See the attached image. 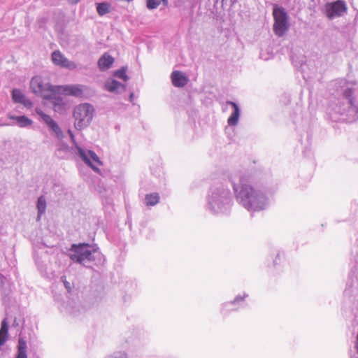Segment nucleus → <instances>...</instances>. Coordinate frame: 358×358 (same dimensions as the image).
I'll return each mask as SVG.
<instances>
[{"mask_svg": "<svg viewBox=\"0 0 358 358\" xmlns=\"http://www.w3.org/2000/svg\"><path fill=\"white\" fill-rule=\"evenodd\" d=\"M36 113L40 116L44 123L48 127L59 139L64 137L63 132L58 124L48 115L44 113L40 108H36Z\"/></svg>", "mask_w": 358, "mask_h": 358, "instance_id": "obj_10", "label": "nucleus"}, {"mask_svg": "<svg viewBox=\"0 0 358 358\" xmlns=\"http://www.w3.org/2000/svg\"><path fill=\"white\" fill-rule=\"evenodd\" d=\"M27 345L26 341L20 338L18 340L17 353L16 358H27Z\"/></svg>", "mask_w": 358, "mask_h": 358, "instance_id": "obj_18", "label": "nucleus"}, {"mask_svg": "<svg viewBox=\"0 0 358 358\" xmlns=\"http://www.w3.org/2000/svg\"><path fill=\"white\" fill-rule=\"evenodd\" d=\"M105 358H128V356L125 352L118 351L113 353L109 356L106 357Z\"/></svg>", "mask_w": 358, "mask_h": 358, "instance_id": "obj_27", "label": "nucleus"}, {"mask_svg": "<svg viewBox=\"0 0 358 358\" xmlns=\"http://www.w3.org/2000/svg\"><path fill=\"white\" fill-rule=\"evenodd\" d=\"M233 205L230 190L223 186L212 187L207 196L206 210L213 215H227Z\"/></svg>", "mask_w": 358, "mask_h": 358, "instance_id": "obj_3", "label": "nucleus"}, {"mask_svg": "<svg viewBox=\"0 0 358 358\" xmlns=\"http://www.w3.org/2000/svg\"><path fill=\"white\" fill-rule=\"evenodd\" d=\"M133 99H134V93H131V94L129 96V101H132Z\"/></svg>", "mask_w": 358, "mask_h": 358, "instance_id": "obj_31", "label": "nucleus"}, {"mask_svg": "<svg viewBox=\"0 0 358 358\" xmlns=\"http://www.w3.org/2000/svg\"><path fill=\"white\" fill-rule=\"evenodd\" d=\"M68 256L73 262L87 268L101 266L105 262L99 248L88 243L73 244L69 250Z\"/></svg>", "mask_w": 358, "mask_h": 358, "instance_id": "obj_2", "label": "nucleus"}, {"mask_svg": "<svg viewBox=\"0 0 358 358\" xmlns=\"http://www.w3.org/2000/svg\"><path fill=\"white\" fill-rule=\"evenodd\" d=\"M94 108L90 103H81L75 107L73 117L74 126L78 130H82L87 127L92 120Z\"/></svg>", "mask_w": 358, "mask_h": 358, "instance_id": "obj_5", "label": "nucleus"}, {"mask_svg": "<svg viewBox=\"0 0 358 358\" xmlns=\"http://www.w3.org/2000/svg\"><path fill=\"white\" fill-rule=\"evenodd\" d=\"M9 118L15 120L20 127H27L31 125L33 123V121L25 115H10Z\"/></svg>", "mask_w": 358, "mask_h": 358, "instance_id": "obj_17", "label": "nucleus"}, {"mask_svg": "<svg viewBox=\"0 0 358 358\" xmlns=\"http://www.w3.org/2000/svg\"><path fill=\"white\" fill-rule=\"evenodd\" d=\"M110 4L106 2L96 3V11L100 16H103L110 12Z\"/></svg>", "mask_w": 358, "mask_h": 358, "instance_id": "obj_24", "label": "nucleus"}, {"mask_svg": "<svg viewBox=\"0 0 358 358\" xmlns=\"http://www.w3.org/2000/svg\"><path fill=\"white\" fill-rule=\"evenodd\" d=\"M347 11V6L343 1L337 0L328 3L325 6V13L329 20L342 16Z\"/></svg>", "mask_w": 358, "mask_h": 358, "instance_id": "obj_9", "label": "nucleus"}, {"mask_svg": "<svg viewBox=\"0 0 358 358\" xmlns=\"http://www.w3.org/2000/svg\"><path fill=\"white\" fill-rule=\"evenodd\" d=\"M61 280L63 282L65 288L66 289V290L68 291V292H70L71 291V288H72L71 284L66 280L65 276H62Z\"/></svg>", "mask_w": 358, "mask_h": 358, "instance_id": "obj_29", "label": "nucleus"}, {"mask_svg": "<svg viewBox=\"0 0 358 358\" xmlns=\"http://www.w3.org/2000/svg\"><path fill=\"white\" fill-rule=\"evenodd\" d=\"M224 0H216V3H218L220 1L222 3V6H223V2H224Z\"/></svg>", "mask_w": 358, "mask_h": 358, "instance_id": "obj_32", "label": "nucleus"}, {"mask_svg": "<svg viewBox=\"0 0 358 358\" xmlns=\"http://www.w3.org/2000/svg\"><path fill=\"white\" fill-rule=\"evenodd\" d=\"M172 83L175 87H182L187 85V78L183 73L180 71H173L171 73Z\"/></svg>", "mask_w": 358, "mask_h": 358, "instance_id": "obj_16", "label": "nucleus"}, {"mask_svg": "<svg viewBox=\"0 0 358 358\" xmlns=\"http://www.w3.org/2000/svg\"><path fill=\"white\" fill-rule=\"evenodd\" d=\"M273 31L278 36H282L289 29V16L282 7L275 6L273 10Z\"/></svg>", "mask_w": 358, "mask_h": 358, "instance_id": "obj_7", "label": "nucleus"}, {"mask_svg": "<svg viewBox=\"0 0 358 358\" xmlns=\"http://www.w3.org/2000/svg\"><path fill=\"white\" fill-rule=\"evenodd\" d=\"M159 201V195L157 193L148 194L145 196V203L148 206H153Z\"/></svg>", "mask_w": 358, "mask_h": 358, "instance_id": "obj_21", "label": "nucleus"}, {"mask_svg": "<svg viewBox=\"0 0 358 358\" xmlns=\"http://www.w3.org/2000/svg\"><path fill=\"white\" fill-rule=\"evenodd\" d=\"M30 88L34 94L47 99H51L52 94H56V86L49 83H43L40 76H35L31 78Z\"/></svg>", "mask_w": 358, "mask_h": 358, "instance_id": "obj_8", "label": "nucleus"}, {"mask_svg": "<svg viewBox=\"0 0 358 358\" xmlns=\"http://www.w3.org/2000/svg\"><path fill=\"white\" fill-rule=\"evenodd\" d=\"M353 89L346 88L343 92V96L345 101H338L334 105L329 106V110L336 114L345 115L349 119L355 120L358 119V106L353 97Z\"/></svg>", "mask_w": 358, "mask_h": 358, "instance_id": "obj_4", "label": "nucleus"}, {"mask_svg": "<svg viewBox=\"0 0 358 358\" xmlns=\"http://www.w3.org/2000/svg\"><path fill=\"white\" fill-rule=\"evenodd\" d=\"M161 3L164 6H167L169 0H146V7L148 10L156 9Z\"/></svg>", "mask_w": 358, "mask_h": 358, "instance_id": "obj_22", "label": "nucleus"}, {"mask_svg": "<svg viewBox=\"0 0 358 358\" xmlns=\"http://www.w3.org/2000/svg\"><path fill=\"white\" fill-rule=\"evenodd\" d=\"M6 280L5 277L2 275L0 274V282H1V285H0V288L1 289V293L3 295H8V293H6L5 291H3V285H4V280Z\"/></svg>", "mask_w": 358, "mask_h": 358, "instance_id": "obj_30", "label": "nucleus"}, {"mask_svg": "<svg viewBox=\"0 0 358 358\" xmlns=\"http://www.w3.org/2000/svg\"><path fill=\"white\" fill-rule=\"evenodd\" d=\"M80 0H72V1L75 3H77Z\"/></svg>", "mask_w": 358, "mask_h": 358, "instance_id": "obj_33", "label": "nucleus"}, {"mask_svg": "<svg viewBox=\"0 0 358 358\" xmlns=\"http://www.w3.org/2000/svg\"><path fill=\"white\" fill-rule=\"evenodd\" d=\"M66 309L67 311L73 315H76L77 312L80 310L78 308L73 306L71 303L67 306Z\"/></svg>", "mask_w": 358, "mask_h": 358, "instance_id": "obj_28", "label": "nucleus"}, {"mask_svg": "<svg viewBox=\"0 0 358 358\" xmlns=\"http://www.w3.org/2000/svg\"><path fill=\"white\" fill-rule=\"evenodd\" d=\"M114 62V58L108 52H105L98 60V67L101 71L109 69Z\"/></svg>", "mask_w": 358, "mask_h": 358, "instance_id": "obj_15", "label": "nucleus"}, {"mask_svg": "<svg viewBox=\"0 0 358 358\" xmlns=\"http://www.w3.org/2000/svg\"><path fill=\"white\" fill-rule=\"evenodd\" d=\"M8 324L6 318L3 319L1 322L0 329V348L4 344L8 337Z\"/></svg>", "mask_w": 358, "mask_h": 358, "instance_id": "obj_20", "label": "nucleus"}, {"mask_svg": "<svg viewBox=\"0 0 358 358\" xmlns=\"http://www.w3.org/2000/svg\"><path fill=\"white\" fill-rule=\"evenodd\" d=\"M229 180L232 184L236 201L248 211H260L268 205L267 196L260 190L249 184V177L245 173H231Z\"/></svg>", "mask_w": 358, "mask_h": 358, "instance_id": "obj_1", "label": "nucleus"}, {"mask_svg": "<svg viewBox=\"0 0 358 358\" xmlns=\"http://www.w3.org/2000/svg\"><path fill=\"white\" fill-rule=\"evenodd\" d=\"M38 220H39L46 210V200L43 196H41L37 201Z\"/></svg>", "mask_w": 358, "mask_h": 358, "instance_id": "obj_23", "label": "nucleus"}, {"mask_svg": "<svg viewBox=\"0 0 358 358\" xmlns=\"http://www.w3.org/2000/svg\"><path fill=\"white\" fill-rule=\"evenodd\" d=\"M247 296H248V294H244V296H243V297H241V296H237L234 299V301L224 303V306H223V308H226L227 311H228V310H234V309H233V308H229V306H233V305H235L236 303H238L239 301H243V299H244L245 297H247Z\"/></svg>", "mask_w": 358, "mask_h": 358, "instance_id": "obj_26", "label": "nucleus"}, {"mask_svg": "<svg viewBox=\"0 0 358 358\" xmlns=\"http://www.w3.org/2000/svg\"><path fill=\"white\" fill-rule=\"evenodd\" d=\"M68 133L71 137V139L72 142L75 145L76 149V154L79 156V157L88 166H90L94 171L99 173V168L94 164L95 163L97 165H101V162L99 158V157L96 155V154L90 150H87L77 144L75 140V136L71 131V130L69 129Z\"/></svg>", "mask_w": 358, "mask_h": 358, "instance_id": "obj_6", "label": "nucleus"}, {"mask_svg": "<svg viewBox=\"0 0 358 358\" xmlns=\"http://www.w3.org/2000/svg\"><path fill=\"white\" fill-rule=\"evenodd\" d=\"M226 103H227V105L231 106L234 108L233 113L231 114V115L229 117V118L227 120V123H228L229 126H231V127L236 126L238 123V120H239V117H240V115H241L240 108L236 103L231 101H227L226 102Z\"/></svg>", "mask_w": 358, "mask_h": 358, "instance_id": "obj_13", "label": "nucleus"}, {"mask_svg": "<svg viewBox=\"0 0 358 358\" xmlns=\"http://www.w3.org/2000/svg\"><path fill=\"white\" fill-rule=\"evenodd\" d=\"M85 87L82 85H66L56 86V93L80 97Z\"/></svg>", "mask_w": 358, "mask_h": 358, "instance_id": "obj_11", "label": "nucleus"}, {"mask_svg": "<svg viewBox=\"0 0 358 358\" xmlns=\"http://www.w3.org/2000/svg\"><path fill=\"white\" fill-rule=\"evenodd\" d=\"M352 358H357V357H352Z\"/></svg>", "mask_w": 358, "mask_h": 358, "instance_id": "obj_34", "label": "nucleus"}, {"mask_svg": "<svg viewBox=\"0 0 358 358\" xmlns=\"http://www.w3.org/2000/svg\"><path fill=\"white\" fill-rule=\"evenodd\" d=\"M105 88L110 92L118 94L126 90V85L116 80H108L105 83Z\"/></svg>", "mask_w": 358, "mask_h": 358, "instance_id": "obj_14", "label": "nucleus"}, {"mask_svg": "<svg viewBox=\"0 0 358 358\" xmlns=\"http://www.w3.org/2000/svg\"><path fill=\"white\" fill-rule=\"evenodd\" d=\"M127 67L122 66L121 69L115 71L113 73L114 76L122 79L124 82H127L129 80V77L127 76Z\"/></svg>", "mask_w": 358, "mask_h": 358, "instance_id": "obj_25", "label": "nucleus"}, {"mask_svg": "<svg viewBox=\"0 0 358 358\" xmlns=\"http://www.w3.org/2000/svg\"><path fill=\"white\" fill-rule=\"evenodd\" d=\"M51 59L52 62L60 67L70 70L75 69L76 64L69 60L59 50H55L52 53Z\"/></svg>", "mask_w": 358, "mask_h": 358, "instance_id": "obj_12", "label": "nucleus"}, {"mask_svg": "<svg viewBox=\"0 0 358 358\" xmlns=\"http://www.w3.org/2000/svg\"><path fill=\"white\" fill-rule=\"evenodd\" d=\"M12 99L15 103H22L25 106L27 104V99H26L23 92L19 89L13 90Z\"/></svg>", "mask_w": 358, "mask_h": 358, "instance_id": "obj_19", "label": "nucleus"}]
</instances>
